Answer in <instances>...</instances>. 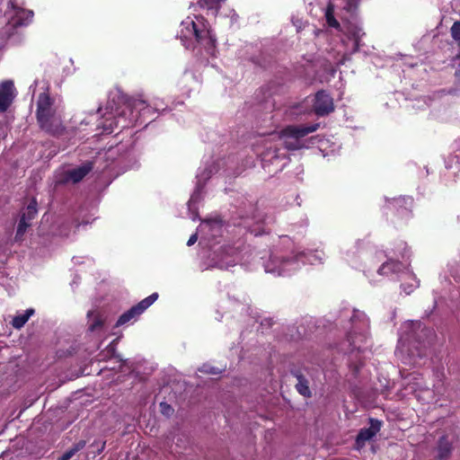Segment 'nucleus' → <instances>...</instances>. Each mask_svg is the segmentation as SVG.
Here are the masks:
<instances>
[{"label": "nucleus", "instance_id": "obj_1", "mask_svg": "<svg viewBox=\"0 0 460 460\" xmlns=\"http://www.w3.org/2000/svg\"><path fill=\"white\" fill-rule=\"evenodd\" d=\"M318 128V124H314L308 127H288L280 134H271L269 137L262 140L264 150H261L260 146L255 147V152L261 156L263 167H267L270 164H277L275 172L281 171L287 162H283L281 164L279 163L282 160H286L285 153H279V149L278 146L283 145L288 150H297L303 148L301 138L305 137L307 134L314 132Z\"/></svg>", "mask_w": 460, "mask_h": 460}, {"label": "nucleus", "instance_id": "obj_2", "mask_svg": "<svg viewBox=\"0 0 460 460\" xmlns=\"http://www.w3.org/2000/svg\"><path fill=\"white\" fill-rule=\"evenodd\" d=\"M325 254L323 250L300 251L292 245L286 250H276L263 261L266 273L274 276L288 275L306 263L315 265L323 263Z\"/></svg>", "mask_w": 460, "mask_h": 460}, {"label": "nucleus", "instance_id": "obj_3", "mask_svg": "<svg viewBox=\"0 0 460 460\" xmlns=\"http://www.w3.org/2000/svg\"><path fill=\"white\" fill-rule=\"evenodd\" d=\"M178 37L186 49H195L200 47L208 54L214 55L216 38L203 16L199 14L187 16L180 24Z\"/></svg>", "mask_w": 460, "mask_h": 460}, {"label": "nucleus", "instance_id": "obj_4", "mask_svg": "<svg viewBox=\"0 0 460 460\" xmlns=\"http://www.w3.org/2000/svg\"><path fill=\"white\" fill-rule=\"evenodd\" d=\"M343 314L349 317L350 327L347 332L348 350H363L367 347L369 319L364 312L346 309Z\"/></svg>", "mask_w": 460, "mask_h": 460}, {"label": "nucleus", "instance_id": "obj_5", "mask_svg": "<svg viewBox=\"0 0 460 460\" xmlns=\"http://www.w3.org/2000/svg\"><path fill=\"white\" fill-rule=\"evenodd\" d=\"M61 112L48 93H42L39 95L37 119L42 129L53 135L60 134L64 130Z\"/></svg>", "mask_w": 460, "mask_h": 460}, {"label": "nucleus", "instance_id": "obj_6", "mask_svg": "<svg viewBox=\"0 0 460 460\" xmlns=\"http://www.w3.org/2000/svg\"><path fill=\"white\" fill-rule=\"evenodd\" d=\"M125 107L121 111L118 113L116 117L117 122L115 126H119L121 123L120 128H128L139 121V124L146 122L147 119H151V114L155 111H158L160 106L155 104V108L147 104L146 101L142 99H133L125 103Z\"/></svg>", "mask_w": 460, "mask_h": 460}, {"label": "nucleus", "instance_id": "obj_7", "mask_svg": "<svg viewBox=\"0 0 460 460\" xmlns=\"http://www.w3.org/2000/svg\"><path fill=\"white\" fill-rule=\"evenodd\" d=\"M341 31L344 34V38L341 39L344 50L338 51L337 55L333 56L332 61L336 66L343 65L353 53L358 50L360 40L365 34L356 21H343Z\"/></svg>", "mask_w": 460, "mask_h": 460}, {"label": "nucleus", "instance_id": "obj_8", "mask_svg": "<svg viewBox=\"0 0 460 460\" xmlns=\"http://www.w3.org/2000/svg\"><path fill=\"white\" fill-rule=\"evenodd\" d=\"M438 377V381L433 385L434 390L430 391L424 385L423 377L420 374H410L404 379L405 389L410 393L415 394L416 398L420 402H437L438 398H436V395L441 396L445 391L441 377Z\"/></svg>", "mask_w": 460, "mask_h": 460}, {"label": "nucleus", "instance_id": "obj_9", "mask_svg": "<svg viewBox=\"0 0 460 460\" xmlns=\"http://www.w3.org/2000/svg\"><path fill=\"white\" fill-rule=\"evenodd\" d=\"M4 12L6 25L2 37H9L14 29L30 24L34 15L32 11L17 6L12 0L7 1V8Z\"/></svg>", "mask_w": 460, "mask_h": 460}, {"label": "nucleus", "instance_id": "obj_10", "mask_svg": "<svg viewBox=\"0 0 460 460\" xmlns=\"http://www.w3.org/2000/svg\"><path fill=\"white\" fill-rule=\"evenodd\" d=\"M432 335V332L425 328L419 321H407L402 323L399 332V344L410 347L414 343H422Z\"/></svg>", "mask_w": 460, "mask_h": 460}, {"label": "nucleus", "instance_id": "obj_11", "mask_svg": "<svg viewBox=\"0 0 460 460\" xmlns=\"http://www.w3.org/2000/svg\"><path fill=\"white\" fill-rule=\"evenodd\" d=\"M93 170V164L91 162L84 163L83 164L69 169H61L55 173L56 184H75L81 181L91 171Z\"/></svg>", "mask_w": 460, "mask_h": 460}, {"label": "nucleus", "instance_id": "obj_12", "mask_svg": "<svg viewBox=\"0 0 460 460\" xmlns=\"http://www.w3.org/2000/svg\"><path fill=\"white\" fill-rule=\"evenodd\" d=\"M217 172V166L214 162H211L210 164L206 165L204 167H199L196 175L197 178V185L195 188V190L191 194L189 201H188V208L189 210L192 213V220H196V215L194 214L195 205L201 199V191L203 185L205 184L206 181L209 179V177Z\"/></svg>", "mask_w": 460, "mask_h": 460}, {"label": "nucleus", "instance_id": "obj_13", "mask_svg": "<svg viewBox=\"0 0 460 460\" xmlns=\"http://www.w3.org/2000/svg\"><path fill=\"white\" fill-rule=\"evenodd\" d=\"M214 266L220 269H228L243 261V256L239 247L224 246L215 252Z\"/></svg>", "mask_w": 460, "mask_h": 460}, {"label": "nucleus", "instance_id": "obj_14", "mask_svg": "<svg viewBox=\"0 0 460 460\" xmlns=\"http://www.w3.org/2000/svg\"><path fill=\"white\" fill-rule=\"evenodd\" d=\"M359 0H331L325 12V18L328 25L333 28H340V23L334 18L336 10L352 12L355 10Z\"/></svg>", "mask_w": 460, "mask_h": 460}, {"label": "nucleus", "instance_id": "obj_15", "mask_svg": "<svg viewBox=\"0 0 460 460\" xmlns=\"http://www.w3.org/2000/svg\"><path fill=\"white\" fill-rule=\"evenodd\" d=\"M158 294L153 293L149 296L140 301L137 305L132 306L129 310L122 314L117 321L116 326H120L128 323L131 320L137 318L144 313L151 305L157 299Z\"/></svg>", "mask_w": 460, "mask_h": 460}, {"label": "nucleus", "instance_id": "obj_16", "mask_svg": "<svg viewBox=\"0 0 460 460\" xmlns=\"http://www.w3.org/2000/svg\"><path fill=\"white\" fill-rule=\"evenodd\" d=\"M314 110L318 116L329 114L334 110L332 98L323 91L318 92L315 94Z\"/></svg>", "mask_w": 460, "mask_h": 460}, {"label": "nucleus", "instance_id": "obj_17", "mask_svg": "<svg viewBox=\"0 0 460 460\" xmlns=\"http://www.w3.org/2000/svg\"><path fill=\"white\" fill-rule=\"evenodd\" d=\"M15 98V88L11 80L0 84V112H4Z\"/></svg>", "mask_w": 460, "mask_h": 460}, {"label": "nucleus", "instance_id": "obj_18", "mask_svg": "<svg viewBox=\"0 0 460 460\" xmlns=\"http://www.w3.org/2000/svg\"><path fill=\"white\" fill-rule=\"evenodd\" d=\"M106 321V314L102 309L94 308L87 313L88 331L98 332L102 330Z\"/></svg>", "mask_w": 460, "mask_h": 460}, {"label": "nucleus", "instance_id": "obj_19", "mask_svg": "<svg viewBox=\"0 0 460 460\" xmlns=\"http://www.w3.org/2000/svg\"><path fill=\"white\" fill-rule=\"evenodd\" d=\"M381 428V422L377 420H370V427L362 429L357 436L356 444L358 448L362 447L365 443L370 440Z\"/></svg>", "mask_w": 460, "mask_h": 460}, {"label": "nucleus", "instance_id": "obj_20", "mask_svg": "<svg viewBox=\"0 0 460 460\" xmlns=\"http://www.w3.org/2000/svg\"><path fill=\"white\" fill-rule=\"evenodd\" d=\"M403 266L402 263H400L397 261L394 260H389L386 261H384L381 266L378 268L376 273L379 276H390L394 273H399L402 271Z\"/></svg>", "mask_w": 460, "mask_h": 460}, {"label": "nucleus", "instance_id": "obj_21", "mask_svg": "<svg viewBox=\"0 0 460 460\" xmlns=\"http://www.w3.org/2000/svg\"><path fill=\"white\" fill-rule=\"evenodd\" d=\"M225 0H196V3H192L190 5V9L197 10V6L201 9H206L208 12H210L212 14H216L220 8V4Z\"/></svg>", "mask_w": 460, "mask_h": 460}, {"label": "nucleus", "instance_id": "obj_22", "mask_svg": "<svg viewBox=\"0 0 460 460\" xmlns=\"http://www.w3.org/2000/svg\"><path fill=\"white\" fill-rule=\"evenodd\" d=\"M452 451V444L447 439V436H442L438 443L437 447V457L441 460L447 459Z\"/></svg>", "mask_w": 460, "mask_h": 460}, {"label": "nucleus", "instance_id": "obj_23", "mask_svg": "<svg viewBox=\"0 0 460 460\" xmlns=\"http://www.w3.org/2000/svg\"><path fill=\"white\" fill-rule=\"evenodd\" d=\"M34 309L29 308L24 313L20 314L13 317L12 325L15 329H21L28 322L31 316L34 314Z\"/></svg>", "mask_w": 460, "mask_h": 460}, {"label": "nucleus", "instance_id": "obj_24", "mask_svg": "<svg viewBox=\"0 0 460 460\" xmlns=\"http://www.w3.org/2000/svg\"><path fill=\"white\" fill-rule=\"evenodd\" d=\"M297 383L296 385L297 392L304 395L305 397H310L311 396V391L308 386L307 381L302 376H297Z\"/></svg>", "mask_w": 460, "mask_h": 460}, {"label": "nucleus", "instance_id": "obj_25", "mask_svg": "<svg viewBox=\"0 0 460 460\" xmlns=\"http://www.w3.org/2000/svg\"><path fill=\"white\" fill-rule=\"evenodd\" d=\"M221 226L217 221H205L202 222L198 227L199 233H205L219 229Z\"/></svg>", "mask_w": 460, "mask_h": 460}, {"label": "nucleus", "instance_id": "obj_26", "mask_svg": "<svg viewBox=\"0 0 460 460\" xmlns=\"http://www.w3.org/2000/svg\"><path fill=\"white\" fill-rule=\"evenodd\" d=\"M406 276L411 280V283L409 285L402 284V288L405 294L410 295L419 286V282L411 273L407 272Z\"/></svg>", "mask_w": 460, "mask_h": 460}, {"label": "nucleus", "instance_id": "obj_27", "mask_svg": "<svg viewBox=\"0 0 460 460\" xmlns=\"http://www.w3.org/2000/svg\"><path fill=\"white\" fill-rule=\"evenodd\" d=\"M85 443L84 441H80L76 445H75L72 448L65 452L58 459L59 460H69L71 457L75 456L76 452L82 449L84 447Z\"/></svg>", "mask_w": 460, "mask_h": 460}, {"label": "nucleus", "instance_id": "obj_28", "mask_svg": "<svg viewBox=\"0 0 460 460\" xmlns=\"http://www.w3.org/2000/svg\"><path fill=\"white\" fill-rule=\"evenodd\" d=\"M22 216L27 217L28 221H31L37 215V203L36 201H31L27 208L22 212Z\"/></svg>", "mask_w": 460, "mask_h": 460}, {"label": "nucleus", "instance_id": "obj_29", "mask_svg": "<svg viewBox=\"0 0 460 460\" xmlns=\"http://www.w3.org/2000/svg\"><path fill=\"white\" fill-rule=\"evenodd\" d=\"M22 216L27 217L28 221H31L37 215V203L36 201H31L27 208L22 212Z\"/></svg>", "mask_w": 460, "mask_h": 460}, {"label": "nucleus", "instance_id": "obj_30", "mask_svg": "<svg viewBox=\"0 0 460 460\" xmlns=\"http://www.w3.org/2000/svg\"><path fill=\"white\" fill-rule=\"evenodd\" d=\"M31 226V223H24V219H20L18 226L15 239L20 240L25 234L27 228Z\"/></svg>", "mask_w": 460, "mask_h": 460}, {"label": "nucleus", "instance_id": "obj_31", "mask_svg": "<svg viewBox=\"0 0 460 460\" xmlns=\"http://www.w3.org/2000/svg\"><path fill=\"white\" fill-rule=\"evenodd\" d=\"M451 35L453 39L456 40H460V22H456L453 23L451 27Z\"/></svg>", "mask_w": 460, "mask_h": 460}, {"label": "nucleus", "instance_id": "obj_32", "mask_svg": "<svg viewBox=\"0 0 460 460\" xmlns=\"http://www.w3.org/2000/svg\"><path fill=\"white\" fill-rule=\"evenodd\" d=\"M110 118H106L104 123L102 126L103 132L106 134H111L114 130L113 122H110Z\"/></svg>", "mask_w": 460, "mask_h": 460}, {"label": "nucleus", "instance_id": "obj_33", "mask_svg": "<svg viewBox=\"0 0 460 460\" xmlns=\"http://www.w3.org/2000/svg\"><path fill=\"white\" fill-rule=\"evenodd\" d=\"M160 409L161 411L167 416H169L173 411L172 408L164 402L160 403Z\"/></svg>", "mask_w": 460, "mask_h": 460}, {"label": "nucleus", "instance_id": "obj_34", "mask_svg": "<svg viewBox=\"0 0 460 460\" xmlns=\"http://www.w3.org/2000/svg\"><path fill=\"white\" fill-rule=\"evenodd\" d=\"M394 203H395V205H401V203H404L406 205L411 206L412 203V199L411 198H407V199L400 198V199H394Z\"/></svg>", "mask_w": 460, "mask_h": 460}, {"label": "nucleus", "instance_id": "obj_35", "mask_svg": "<svg viewBox=\"0 0 460 460\" xmlns=\"http://www.w3.org/2000/svg\"><path fill=\"white\" fill-rule=\"evenodd\" d=\"M386 258V254L381 251L376 252L374 256V260L376 261V262H380L384 261Z\"/></svg>", "mask_w": 460, "mask_h": 460}, {"label": "nucleus", "instance_id": "obj_36", "mask_svg": "<svg viewBox=\"0 0 460 460\" xmlns=\"http://www.w3.org/2000/svg\"><path fill=\"white\" fill-rule=\"evenodd\" d=\"M202 371L212 375H216L218 373L215 367L209 366H203Z\"/></svg>", "mask_w": 460, "mask_h": 460}, {"label": "nucleus", "instance_id": "obj_37", "mask_svg": "<svg viewBox=\"0 0 460 460\" xmlns=\"http://www.w3.org/2000/svg\"><path fill=\"white\" fill-rule=\"evenodd\" d=\"M197 239H198L197 234H192L190 237V239L188 240L187 245L191 246L192 244H194L197 242Z\"/></svg>", "mask_w": 460, "mask_h": 460}, {"label": "nucleus", "instance_id": "obj_38", "mask_svg": "<svg viewBox=\"0 0 460 460\" xmlns=\"http://www.w3.org/2000/svg\"><path fill=\"white\" fill-rule=\"evenodd\" d=\"M4 7L7 8V2L4 3V0H0V13L4 11Z\"/></svg>", "mask_w": 460, "mask_h": 460}, {"label": "nucleus", "instance_id": "obj_39", "mask_svg": "<svg viewBox=\"0 0 460 460\" xmlns=\"http://www.w3.org/2000/svg\"><path fill=\"white\" fill-rule=\"evenodd\" d=\"M456 76L457 82L460 84V63H459L457 70L456 71Z\"/></svg>", "mask_w": 460, "mask_h": 460}, {"label": "nucleus", "instance_id": "obj_40", "mask_svg": "<svg viewBox=\"0 0 460 460\" xmlns=\"http://www.w3.org/2000/svg\"><path fill=\"white\" fill-rule=\"evenodd\" d=\"M91 121H92V119H84L81 120L80 125H84V124L88 125L91 123Z\"/></svg>", "mask_w": 460, "mask_h": 460}, {"label": "nucleus", "instance_id": "obj_41", "mask_svg": "<svg viewBox=\"0 0 460 460\" xmlns=\"http://www.w3.org/2000/svg\"><path fill=\"white\" fill-rule=\"evenodd\" d=\"M107 349L111 352H113L114 351V347L112 344H110L108 347H107Z\"/></svg>", "mask_w": 460, "mask_h": 460}, {"label": "nucleus", "instance_id": "obj_42", "mask_svg": "<svg viewBox=\"0 0 460 460\" xmlns=\"http://www.w3.org/2000/svg\"><path fill=\"white\" fill-rule=\"evenodd\" d=\"M367 278H369V280H370L371 283H376V279H372V276L370 274H367Z\"/></svg>", "mask_w": 460, "mask_h": 460}, {"label": "nucleus", "instance_id": "obj_43", "mask_svg": "<svg viewBox=\"0 0 460 460\" xmlns=\"http://www.w3.org/2000/svg\"><path fill=\"white\" fill-rule=\"evenodd\" d=\"M20 219H24V223H31V221L27 220V217L25 216L22 215Z\"/></svg>", "mask_w": 460, "mask_h": 460}, {"label": "nucleus", "instance_id": "obj_44", "mask_svg": "<svg viewBox=\"0 0 460 460\" xmlns=\"http://www.w3.org/2000/svg\"><path fill=\"white\" fill-rule=\"evenodd\" d=\"M323 145H324V143H322L321 148H323ZM321 151L324 152V150H323V149H321ZM326 155H328V153H323V156H326Z\"/></svg>", "mask_w": 460, "mask_h": 460}, {"label": "nucleus", "instance_id": "obj_45", "mask_svg": "<svg viewBox=\"0 0 460 460\" xmlns=\"http://www.w3.org/2000/svg\"><path fill=\"white\" fill-rule=\"evenodd\" d=\"M90 117H91V118H95V117H96V115H95V114H91V115H90Z\"/></svg>", "mask_w": 460, "mask_h": 460}]
</instances>
